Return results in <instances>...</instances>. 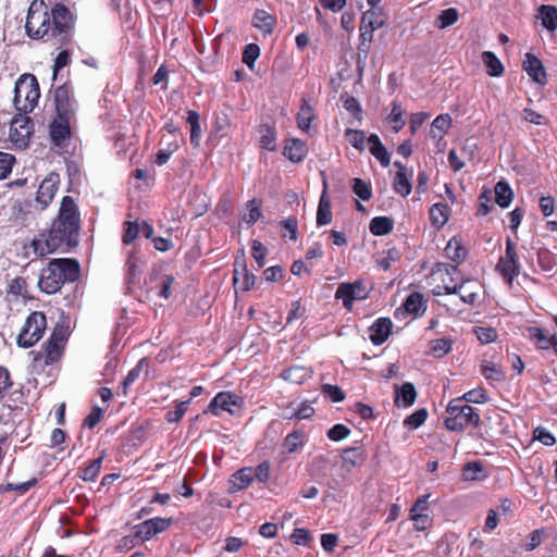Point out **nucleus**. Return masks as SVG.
Masks as SVG:
<instances>
[{"mask_svg": "<svg viewBox=\"0 0 557 557\" xmlns=\"http://www.w3.org/2000/svg\"><path fill=\"white\" fill-rule=\"evenodd\" d=\"M75 16L69 8L57 3L49 12L44 0H33L27 11L25 32L34 40H55L67 45L74 35Z\"/></svg>", "mask_w": 557, "mask_h": 557, "instance_id": "1", "label": "nucleus"}, {"mask_svg": "<svg viewBox=\"0 0 557 557\" xmlns=\"http://www.w3.org/2000/svg\"><path fill=\"white\" fill-rule=\"evenodd\" d=\"M79 222V212L74 199L64 196L51 228L32 240L34 253L45 257L58 250L67 252L75 248L78 245Z\"/></svg>", "mask_w": 557, "mask_h": 557, "instance_id": "2", "label": "nucleus"}, {"mask_svg": "<svg viewBox=\"0 0 557 557\" xmlns=\"http://www.w3.org/2000/svg\"><path fill=\"white\" fill-rule=\"evenodd\" d=\"M81 276V265L76 259H52L41 269L38 286L46 294L59 292L65 283H74Z\"/></svg>", "mask_w": 557, "mask_h": 557, "instance_id": "3", "label": "nucleus"}, {"mask_svg": "<svg viewBox=\"0 0 557 557\" xmlns=\"http://www.w3.org/2000/svg\"><path fill=\"white\" fill-rule=\"evenodd\" d=\"M40 98V87L34 74H23L14 87V107L18 112L30 113L37 107Z\"/></svg>", "mask_w": 557, "mask_h": 557, "instance_id": "4", "label": "nucleus"}, {"mask_svg": "<svg viewBox=\"0 0 557 557\" xmlns=\"http://www.w3.org/2000/svg\"><path fill=\"white\" fill-rule=\"evenodd\" d=\"M446 412L448 417L445 419V426L450 431H462L472 425L478 426L480 422L479 412L462 398H455L449 401Z\"/></svg>", "mask_w": 557, "mask_h": 557, "instance_id": "5", "label": "nucleus"}, {"mask_svg": "<svg viewBox=\"0 0 557 557\" xmlns=\"http://www.w3.org/2000/svg\"><path fill=\"white\" fill-rule=\"evenodd\" d=\"M69 337V329L63 324H57L44 344L41 351L35 357L36 361L44 360L45 364H52L59 361L63 355Z\"/></svg>", "mask_w": 557, "mask_h": 557, "instance_id": "6", "label": "nucleus"}, {"mask_svg": "<svg viewBox=\"0 0 557 557\" xmlns=\"http://www.w3.org/2000/svg\"><path fill=\"white\" fill-rule=\"evenodd\" d=\"M47 329V318L41 311H33L26 319L17 336V345L29 348L36 345L44 336Z\"/></svg>", "mask_w": 557, "mask_h": 557, "instance_id": "7", "label": "nucleus"}, {"mask_svg": "<svg viewBox=\"0 0 557 557\" xmlns=\"http://www.w3.org/2000/svg\"><path fill=\"white\" fill-rule=\"evenodd\" d=\"M371 290L372 285H369L366 283L364 280L359 278L351 283H339L334 297L337 300H342L343 307L346 310L351 311L354 307V301L367 299Z\"/></svg>", "mask_w": 557, "mask_h": 557, "instance_id": "8", "label": "nucleus"}, {"mask_svg": "<svg viewBox=\"0 0 557 557\" xmlns=\"http://www.w3.org/2000/svg\"><path fill=\"white\" fill-rule=\"evenodd\" d=\"M496 269L510 285L520 274L521 264L517 253L516 244L509 237L506 239L505 256L499 258Z\"/></svg>", "mask_w": 557, "mask_h": 557, "instance_id": "9", "label": "nucleus"}, {"mask_svg": "<svg viewBox=\"0 0 557 557\" xmlns=\"http://www.w3.org/2000/svg\"><path fill=\"white\" fill-rule=\"evenodd\" d=\"M27 113L18 112L14 115L10 126V139L17 147H27L32 135L34 134V122L26 115Z\"/></svg>", "mask_w": 557, "mask_h": 557, "instance_id": "10", "label": "nucleus"}, {"mask_svg": "<svg viewBox=\"0 0 557 557\" xmlns=\"http://www.w3.org/2000/svg\"><path fill=\"white\" fill-rule=\"evenodd\" d=\"M55 115L74 117L76 110V100L73 88L69 83L57 87L53 92Z\"/></svg>", "mask_w": 557, "mask_h": 557, "instance_id": "11", "label": "nucleus"}, {"mask_svg": "<svg viewBox=\"0 0 557 557\" xmlns=\"http://www.w3.org/2000/svg\"><path fill=\"white\" fill-rule=\"evenodd\" d=\"M70 116L55 115L49 124V137L54 147L66 148L71 138V120Z\"/></svg>", "mask_w": 557, "mask_h": 557, "instance_id": "12", "label": "nucleus"}, {"mask_svg": "<svg viewBox=\"0 0 557 557\" xmlns=\"http://www.w3.org/2000/svg\"><path fill=\"white\" fill-rule=\"evenodd\" d=\"M60 185V175L58 173H50L39 185L36 201L41 206V209L47 208L54 198V195Z\"/></svg>", "mask_w": 557, "mask_h": 557, "instance_id": "13", "label": "nucleus"}, {"mask_svg": "<svg viewBox=\"0 0 557 557\" xmlns=\"http://www.w3.org/2000/svg\"><path fill=\"white\" fill-rule=\"evenodd\" d=\"M139 256L136 249H132L125 262V293L135 295L139 284L138 276Z\"/></svg>", "mask_w": 557, "mask_h": 557, "instance_id": "14", "label": "nucleus"}, {"mask_svg": "<svg viewBox=\"0 0 557 557\" xmlns=\"http://www.w3.org/2000/svg\"><path fill=\"white\" fill-rule=\"evenodd\" d=\"M239 406V398L231 392H220L210 401L208 411L219 417L222 411L234 413L233 407Z\"/></svg>", "mask_w": 557, "mask_h": 557, "instance_id": "15", "label": "nucleus"}, {"mask_svg": "<svg viewBox=\"0 0 557 557\" xmlns=\"http://www.w3.org/2000/svg\"><path fill=\"white\" fill-rule=\"evenodd\" d=\"M393 322L389 318H379L369 327V338L375 346L384 344L392 332Z\"/></svg>", "mask_w": 557, "mask_h": 557, "instance_id": "16", "label": "nucleus"}, {"mask_svg": "<svg viewBox=\"0 0 557 557\" xmlns=\"http://www.w3.org/2000/svg\"><path fill=\"white\" fill-rule=\"evenodd\" d=\"M172 523V519L156 517L141 522V542L150 540L154 535L165 531Z\"/></svg>", "mask_w": 557, "mask_h": 557, "instance_id": "17", "label": "nucleus"}, {"mask_svg": "<svg viewBox=\"0 0 557 557\" xmlns=\"http://www.w3.org/2000/svg\"><path fill=\"white\" fill-rule=\"evenodd\" d=\"M523 69L528 75L536 83L544 85L546 83V72L542 61L532 53L525 54Z\"/></svg>", "mask_w": 557, "mask_h": 557, "instance_id": "18", "label": "nucleus"}, {"mask_svg": "<svg viewBox=\"0 0 557 557\" xmlns=\"http://www.w3.org/2000/svg\"><path fill=\"white\" fill-rule=\"evenodd\" d=\"M308 149L305 141L298 138L287 139L283 154L292 162L299 163L307 157Z\"/></svg>", "mask_w": 557, "mask_h": 557, "instance_id": "19", "label": "nucleus"}, {"mask_svg": "<svg viewBox=\"0 0 557 557\" xmlns=\"http://www.w3.org/2000/svg\"><path fill=\"white\" fill-rule=\"evenodd\" d=\"M396 388V397H395V406L398 408H408L411 407L417 398V391L412 383H404L400 387L397 385Z\"/></svg>", "mask_w": 557, "mask_h": 557, "instance_id": "20", "label": "nucleus"}, {"mask_svg": "<svg viewBox=\"0 0 557 557\" xmlns=\"http://www.w3.org/2000/svg\"><path fill=\"white\" fill-rule=\"evenodd\" d=\"M370 153L379 160L383 168H387L391 163V156L386 148L382 144L380 137L376 134H371L367 138Z\"/></svg>", "mask_w": 557, "mask_h": 557, "instance_id": "21", "label": "nucleus"}, {"mask_svg": "<svg viewBox=\"0 0 557 557\" xmlns=\"http://www.w3.org/2000/svg\"><path fill=\"white\" fill-rule=\"evenodd\" d=\"M280 376L293 384H302L312 376V370L304 366H292L283 370Z\"/></svg>", "mask_w": 557, "mask_h": 557, "instance_id": "22", "label": "nucleus"}, {"mask_svg": "<svg viewBox=\"0 0 557 557\" xmlns=\"http://www.w3.org/2000/svg\"><path fill=\"white\" fill-rule=\"evenodd\" d=\"M275 17L263 9H257L252 16L253 27L261 30L264 35H271L274 29Z\"/></svg>", "mask_w": 557, "mask_h": 557, "instance_id": "23", "label": "nucleus"}, {"mask_svg": "<svg viewBox=\"0 0 557 557\" xmlns=\"http://www.w3.org/2000/svg\"><path fill=\"white\" fill-rule=\"evenodd\" d=\"M343 463L345 467H360L367 459V454L362 445L347 447L343 449Z\"/></svg>", "mask_w": 557, "mask_h": 557, "instance_id": "24", "label": "nucleus"}, {"mask_svg": "<svg viewBox=\"0 0 557 557\" xmlns=\"http://www.w3.org/2000/svg\"><path fill=\"white\" fill-rule=\"evenodd\" d=\"M449 207L444 202H436L430 208V221L436 228L443 227L449 218Z\"/></svg>", "mask_w": 557, "mask_h": 557, "instance_id": "25", "label": "nucleus"}, {"mask_svg": "<svg viewBox=\"0 0 557 557\" xmlns=\"http://www.w3.org/2000/svg\"><path fill=\"white\" fill-rule=\"evenodd\" d=\"M537 17L542 25L549 32L557 29V8L549 4H543L539 8Z\"/></svg>", "mask_w": 557, "mask_h": 557, "instance_id": "26", "label": "nucleus"}, {"mask_svg": "<svg viewBox=\"0 0 557 557\" xmlns=\"http://www.w3.org/2000/svg\"><path fill=\"white\" fill-rule=\"evenodd\" d=\"M253 482L252 468H243L236 471L231 478V491L245 490Z\"/></svg>", "mask_w": 557, "mask_h": 557, "instance_id": "27", "label": "nucleus"}, {"mask_svg": "<svg viewBox=\"0 0 557 557\" xmlns=\"http://www.w3.org/2000/svg\"><path fill=\"white\" fill-rule=\"evenodd\" d=\"M445 255L449 260L458 264L466 259L468 251L459 239L453 237L445 247Z\"/></svg>", "mask_w": 557, "mask_h": 557, "instance_id": "28", "label": "nucleus"}, {"mask_svg": "<svg viewBox=\"0 0 557 557\" xmlns=\"http://www.w3.org/2000/svg\"><path fill=\"white\" fill-rule=\"evenodd\" d=\"M315 115L312 107L307 99H302L299 112L297 114V125L304 132H309L311 122Z\"/></svg>", "mask_w": 557, "mask_h": 557, "instance_id": "29", "label": "nucleus"}, {"mask_svg": "<svg viewBox=\"0 0 557 557\" xmlns=\"http://www.w3.org/2000/svg\"><path fill=\"white\" fill-rule=\"evenodd\" d=\"M394 221L388 216H375L370 221L369 230L375 236H384L393 231Z\"/></svg>", "mask_w": 557, "mask_h": 557, "instance_id": "30", "label": "nucleus"}, {"mask_svg": "<svg viewBox=\"0 0 557 557\" xmlns=\"http://www.w3.org/2000/svg\"><path fill=\"white\" fill-rule=\"evenodd\" d=\"M482 61L486 66V72L490 76L498 77L504 73V65L497 55L492 51H484L482 53Z\"/></svg>", "mask_w": 557, "mask_h": 557, "instance_id": "31", "label": "nucleus"}, {"mask_svg": "<svg viewBox=\"0 0 557 557\" xmlns=\"http://www.w3.org/2000/svg\"><path fill=\"white\" fill-rule=\"evenodd\" d=\"M200 115L195 110L187 111V123L190 125V144L199 147L201 140Z\"/></svg>", "mask_w": 557, "mask_h": 557, "instance_id": "32", "label": "nucleus"}, {"mask_svg": "<svg viewBox=\"0 0 557 557\" xmlns=\"http://www.w3.org/2000/svg\"><path fill=\"white\" fill-rule=\"evenodd\" d=\"M405 311L417 317L422 315L425 311L423 296L420 293H411L403 305Z\"/></svg>", "mask_w": 557, "mask_h": 557, "instance_id": "33", "label": "nucleus"}, {"mask_svg": "<svg viewBox=\"0 0 557 557\" xmlns=\"http://www.w3.org/2000/svg\"><path fill=\"white\" fill-rule=\"evenodd\" d=\"M450 124L451 117L448 113L437 115L431 124V137L441 139L448 132Z\"/></svg>", "mask_w": 557, "mask_h": 557, "instance_id": "34", "label": "nucleus"}, {"mask_svg": "<svg viewBox=\"0 0 557 557\" xmlns=\"http://www.w3.org/2000/svg\"><path fill=\"white\" fill-rule=\"evenodd\" d=\"M512 198L513 191L507 182L500 181L495 185V201L499 207H509Z\"/></svg>", "mask_w": 557, "mask_h": 557, "instance_id": "35", "label": "nucleus"}, {"mask_svg": "<svg viewBox=\"0 0 557 557\" xmlns=\"http://www.w3.org/2000/svg\"><path fill=\"white\" fill-rule=\"evenodd\" d=\"M530 337L535 342L539 349L548 350L553 346L556 334L549 335L541 327H530Z\"/></svg>", "mask_w": 557, "mask_h": 557, "instance_id": "36", "label": "nucleus"}, {"mask_svg": "<svg viewBox=\"0 0 557 557\" xmlns=\"http://www.w3.org/2000/svg\"><path fill=\"white\" fill-rule=\"evenodd\" d=\"M139 544V525H133L129 533L121 537L116 544L117 552H128Z\"/></svg>", "mask_w": 557, "mask_h": 557, "instance_id": "37", "label": "nucleus"}, {"mask_svg": "<svg viewBox=\"0 0 557 557\" xmlns=\"http://www.w3.org/2000/svg\"><path fill=\"white\" fill-rule=\"evenodd\" d=\"M103 455L89 461V465L81 469L79 478L85 482L95 481L102 467Z\"/></svg>", "mask_w": 557, "mask_h": 557, "instance_id": "38", "label": "nucleus"}, {"mask_svg": "<svg viewBox=\"0 0 557 557\" xmlns=\"http://www.w3.org/2000/svg\"><path fill=\"white\" fill-rule=\"evenodd\" d=\"M481 373L490 382H502L505 379L502 367L488 361L482 363Z\"/></svg>", "mask_w": 557, "mask_h": 557, "instance_id": "39", "label": "nucleus"}, {"mask_svg": "<svg viewBox=\"0 0 557 557\" xmlns=\"http://www.w3.org/2000/svg\"><path fill=\"white\" fill-rule=\"evenodd\" d=\"M332 222V210L331 203L327 199H325L324 194L321 196L318 211H317V225L323 226L327 225Z\"/></svg>", "mask_w": 557, "mask_h": 557, "instance_id": "40", "label": "nucleus"}, {"mask_svg": "<svg viewBox=\"0 0 557 557\" xmlns=\"http://www.w3.org/2000/svg\"><path fill=\"white\" fill-rule=\"evenodd\" d=\"M393 189L396 194L403 197H407L411 193L412 185L409 177L407 176V173L404 171L396 173L393 183Z\"/></svg>", "mask_w": 557, "mask_h": 557, "instance_id": "41", "label": "nucleus"}, {"mask_svg": "<svg viewBox=\"0 0 557 557\" xmlns=\"http://www.w3.org/2000/svg\"><path fill=\"white\" fill-rule=\"evenodd\" d=\"M459 17L458 10L455 8H448L443 10L437 17L436 26L440 29H445L451 25H454Z\"/></svg>", "mask_w": 557, "mask_h": 557, "instance_id": "42", "label": "nucleus"}, {"mask_svg": "<svg viewBox=\"0 0 557 557\" xmlns=\"http://www.w3.org/2000/svg\"><path fill=\"white\" fill-rule=\"evenodd\" d=\"M428 416V410L425 408H420L404 420V426L410 430H417L425 422Z\"/></svg>", "mask_w": 557, "mask_h": 557, "instance_id": "43", "label": "nucleus"}, {"mask_svg": "<svg viewBox=\"0 0 557 557\" xmlns=\"http://www.w3.org/2000/svg\"><path fill=\"white\" fill-rule=\"evenodd\" d=\"M345 137L354 148L359 151L364 150L366 133L363 131L347 128Z\"/></svg>", "mask_w": 557, "mask_h": 557, "instance_id": "44", "label": "nucleus"}, {"mask_svg": "<svg viewBox=\"0 0 557 557\" xmlns=\"http://www.w3.org/2000/svg\"><path fill=\"white\" fill-rule=\"evenodd\" d=\"M304 433L299 430H295L292 433H289L283 442V447L287 453H294L297 448L302 446Z\"/></svg>", "mask_w": 557, "mask_h": 557, "instance_id": "45", "label": "nucleus"}, {"mask_svg": "<svg viewBox=\"0 0 557 557\" xmlns=\"http://www.w3.org/2000/svg\"><path fill=\"white\" fill-rule=\"evenodd\" d=\"M484 471L483 465L480 461H471L465 465L462 476L466 481L482 480L480 473Z\"/></svg>", "mask_w": 557, "mask_h": 557, "instance_id": "46", "label": "nucleus"}, {"mask_svg": "<svg viewBox=\"0 0 557 557\" xmlns=\"http://www.w3.org/2000/svg\"><path fill=\"white\" fill-rule=\"evenodd\" d=\"M451 344L446 337L437 338L431 343V352L435 358H442L451 350Z\"/></svg>", "mask_w": 557, "mask_h": 557, "instance_id": "47", "label": "nucleus"}, {"mask_svg": "<svg viewBox=\"0 0 557 557\" xmlns=\"http://www.w3.org/2000/svg\"><path fill=\"white\" fill-rule=\"evenodd\" d=\"M473 333L481 344H491L497 339V332L491 326H475Z\"/></svg>", "mask_w": 557, "mask_h": 557, "instance_id": "48", "label": "nucleus"}, {"mask_svg": "<svg viewBox=\"0 0 557 557\" xmlns=\"http://www.w3.org/2000/svg\"><path fill=\"white\" fill-rule=\"evenodd\" d=\"M351 187L352 191L363 201H368L372 197L370 184L362 178H354Z\"/></svg>", "mask_w": 557, "mask_h": 557, "instance_id": "49", "label": "nucleus"}, {"mask_svg": "<svg viewBox=\"0 0 557 557\" xmlns=\"http://www.w3.org/2000/svg\"><path fill=\"white\" fill-rule=\"evenodd\" d=\"M189 404H190L189 399L177 403L173 410H169L165 413V420L169 423L178 422L183 418L185 412L188 410Z\"/></svg>", "mask_w": 557, "mask_h": 557, "instance_id": "50", "label": "nucleus"}, {"mask_svg": "<svg viewBox=\"0 0 557 557\" xmlns=\"http://www.w3.org/2000/svg\"><path fill=\"white\" fill-rule=\"evenodd\" d=\"M460 398H462V401L472 404H485L488 401V396L482 387L473 388L465 393Z\"/></svg>", "mask_w": 557, "mask_h": 557, "instance_id": "51", "label": "nucleus"}, {"mask_svg": "<svg viewBox=\"0 0 557 557\" xmlns=\"http://www.w3.org/2000/svg\"><path fill=\"white\" fill-rule=\"evenodd\" d=\"M139 235V224L136 221H126L124 223V232L122 236V243L124 245L132 244Z\"/></svg>", "mask_w": 557, "mask_h": 557, "instance_id": "52", "label": "nucleus"}, {"mask_svg": "<svg viewBox=\"0 0 557 557\" xmlns=\"http://www.w3.org/2000/svg\"><path fill=\"white\" fill-rule=\"evenodd\" d=\"M248 212L244 214L243 221L249 225L256 223L262 215L257 199H251L247 202Z\"/></svg>", "mask_w": 557, "mask_h": 557, "instance_id": "53", "label": "nucleus"}, {"mask_svg": "<svg viewBox=\"0 0 557 557\" xmlns=\"http://www.w3.org/2000/svg\"><path fill=\"white\" fill-rule=\"evenodd\" d=\"M404 112L401 107L397 102H393L392 112L388 116L389 122L393 124V129L395 133H398L405 125V120L403 119Z\"/></svg>", "mask_w": 557, "mask_h": 557, "instance_id": "54", "label": "nucleus"}, {"mask_svg": "<svg viewBox=\"0 0 557 557\" xmlns=\"http://www.w3.org/2000/svg\"><path fill=\"white\" fill-rule=\"evenodd\" d=\"M260 55V48L256 44H248L243 52V62L249 67L252 69L256 60Z\"/></svg>", "mask_w": 557, "mask_h": 557, "instance_id": "55", "label": "nucleus"}, {"mask_svg": "<svg viewBox=\"0 0 557 557\" xmlns=\"http://www.w3.org/2000/svg\"><path fill=\"white\" fill-rule=\"evenodd\" d=\"M275 140H276L275 131L272 127L265 125L264 132L260 138L261 148L269 150V151H274L276 148Z\"/></svg>", "mask_w": 557, "mask_h": 557, "instance_id": "56", "label": "nucleus"}, {"mask_svg": "<svg viewBox=\"0 0 557 557\" xmlns=\"http://www.w3.org/2000/svg\"><path fill=\"white\" fill-rule=\"evenodd\" d=\"M36 484H37V479L33 478L23 483H7L5 485L1 486L0 488L3 492H13L14 491V492H18L20 494H25Z\"/></svg>", "mask_w": 557, "mask_h": 557, "instance_id": "57", "label": "nucleus"}, {"mask_svg": "<svg viewBox=\"0 0 557 557\" xmlns=\"http://www.w3.org/2000/svg\"><path fill=\"white\" fill-rule=\"evenodd\" d=\"M14 162L15 157L13 154L0 151V180L10 175Z\"/></svg>", "mask_w": 557, "mask_h": 557, "instance_id": "58", "label": "nucleus"}, {"mask_svg": "<svg viewBox=\"0 0 557 557\" xmlns=\"http://www.w3.org/2000/svg\"><path fill=\"white\" fill-rule=\"evenodd\" d=\"M321 392L324 396L329 397L333 403H339L345 399V394L337 385L323 384Z\"/></svg>", "mask_w": 557, "mask_h": 557, "instance_id": "59", "label": "nucleus"}, {"mask_svg": "<svg viewBox=\"0 0 557 557\" xmlns=\"http://www.w3.org/2000/svg\"><path fill=\"white\" fill-rule=\"evenodd\" d=\"M314 414V408L308 403H301L292 416H284V419H310Z\"/></svg>", "mask_w": 557, "mask_h": 557, "instance_id": "60", "label": "nucleus"}, {"mask_svg": "<svg viewBox=\"0 0 557 557\" xmlns=\"http://www.w3.org/2000/svg\"><path fill=\"white\" fill-rule=\"evenodd\" d=\"M374 16H375V11H373V10H368L367 12L363 13L361 23H360V27H359L360 35L373 36V33L380 28V24H375L374 26H371L367 23L369 17H374Z\"/></svg>", "mask_w": 557, "mask_h": 557, "instance_id": "61", "label": "nucleus"}, {"mask_svg": "<svg viewBox=\"0 0 557 557\" xmlns=\"http://www.w3.org/2000/svg\"><path fill=\"white\" fill-rule=\"evenodd\" d=\"M350 434V430L345 424L338 423L333 425L326 433L331 441L339 442Z\"/></svg>", "mask_w": 557, "mask_h": 557, "instance_id": "62", "label": "nucleus"}, {"mask_svg": "<svg viewBox=\"0 0 557 557\" xmlns=\"http://www.w3.org/2000/svg\"><path fill=\"white\" fill-rule=\"evenodd\" d=\"M252 250V257L256 260L259 268H262L264 265L265 256H267V248L263 246V244L259 240H253L251 245Z\"/></svg>", "mask_w": 557, "mask_h": 557, "instance_id": "63", "label": "nucleus"}, {"mask_svg": "<svg viewBox=\"0 0 557 557\" xmlns=\"http://www.w3.org/2000/svg\"><path fill=\"white\" fill-rule=\"evenodd\" d=\"M534 438L545 446H553L556 443L555 436L543 426H537L534 430Z\"/></svg>", "mask_w": 557, "mask_h": 557, "instance_id": "64", "label": "nucleus"}]
</instances>
